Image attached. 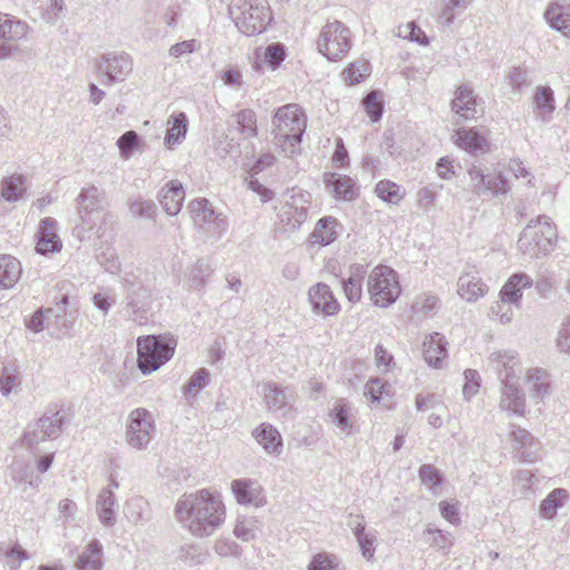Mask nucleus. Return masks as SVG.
Instances as JSON below:
<instances>
[{"mask_svg": "<svg viewBox=\"0 0 570 570\" xmlns=\"http://www.w3.org/2000/svg\"><path fill=\"white\" fill-rule=\"evenodd\" d=\"M363 107L373 122L379 121L383 115V96L379 90H372L363 98Z\"/></svg>", "mask_w": 570, "mask_h": 570, "instance_id": "603ef678", "label": "nucleus"}, {"mask_svg": "<svg viewBox=\"0 0 570 570\" xmlns=\"http://www.w3.org/2000/svg\"><path fill=\"white\" fill-rule=\"evenodd\" d=\"M156 431L154 415L146 409L132 410L127 419L126 441L136 450H144L150 443Z\"/></svg>", "mask_w": 570, "mask_h": 570, "instance_id": "9d476101", "label": "nucleus"}, {"mask_svg": "<svg viewBox=\"0 0 570 570\" xmlns=\"http://www.w3.org/2000/svg\"><path fill=\"white\" fill-rule=\"evenodd\" d=\"M500 390L499 407L509 415H525V394L520 389L518 379L513 380L512 374L504 375Z\"/></svg>", "mask_w": 570, "mask_h": 570, "instance_id": "dca6fc26", "label": "nucleus"}, {"mask_svg": "<svg viewBox=\"0 0 570 570\" xmlns=\"http://www.w3.org/2000/svg\"><path fill=\"white\" fill-rule=\"evenodd\" d=\"M328 419L331 423L338 429L341 434L348 436L353 433V407L345 400H337L334 402L332 409L328 412Z\"/></svg>", "mask_w": 570, "mask_h": 570, "instance_id": "cd10ccee", "label": "nucleus"}, {"mask_svg": "<svg viewBox=\"0 0 570 570\" xmlns=\"http://www.w3.org/2000/svg\"><path fill=\"white\" fill-rule=\"evenodd\" d=\"M469 3L470 0H443L439 16L440 22L445 27H450L453 23L458 11L460 12L465 9Z\"/></svg>", "mask_w": 570, "mask_h": 570, "instance_id": "6e6d98bb", "label": "nucleus"}, {"mask_svg": "<svg viewBox=\"0 0 570 570\" xmlns=\"http://www.w3.org/2000/svg\"><path fill=\"white\" fill-rule=\"evenodd\" d=\"M375 193L382 200L391 204L400 203L405 196V190L391 180L379 181L375 186Z\"/></svg>", "mask_w": 570, "mask_h": 570, "instance_id": "3c124183", "label": "nucleus"}, {"mask_svg": "<svg viewBox=\"0 0 570 570\" xmlns=\"http://www.w3.org/2000/svg\"><path fill=\"white\" fill-rule=\"evenodd\" d=\"M316 47L327 60L340 61L352 48V32L340 20H328L321 29Z\"/></svg>", "mask_w": 570, "mask_h": 570, "instance_id": "423d86ee", "label": "nucleus"}, {"mask_svg": "<svg viewBox=\"0 0 570 570\" xmlns=\"http://www.w3.org/2000/svg\"><path fill=\"white\" fill-rule=\"evenodd\" d=\"M213 271L209 262L204 258L198 259L188 272L189 286L195 291L204 288Z\"/></svg>", "mask_w": 570, "mask_h": 570, "instance_id": "49530a36", "label": "nucleus"}, {"mask_svg": "<svg viewBox=\"0 0 570 570\" xmlns=\"http://www.w3.org/2000/svg\"><path fill=\"white\" fill-rule=\"evenodd\" d=\"M237 130L245 137L252 138L257 135L256 115L250 109H243L235 115Z\"/></svg>", "mask_w": 570, "mask_h": 570, "instance_id": "5fc2aeb1", "label": "nucleus"}, {"mask_svg": "<svg viewBox=\"0 0 570 570\" xmlns=\"http://www.w3.org/2000/svg\"><path fill=\"white\" fill-rule=\"evenodd\" d=\"M533 281L530 275L523 272L512 274L502 286L499 296L505 302L513 304L517 309L521 307L523 289L530 288Z\"/></svg>", "mask_w": 570, "mask_h": 570, "instance_id": "4be33fe9", "label": "nucleus"}, {"mask_svg": "<svg viewBox=\"0 0 570 570\" xmlns=\"http://www.w3.org/2000/svg\"><path fill=\"white\" fill-rule=\"evenodd\" d=\"M176 345L174 337L154 335L138 337V368L145 375L157 371L173 357Z\"/></svg>", "mask_w": 570, "mask_h": 570, "instance_id": "39448f33", "label": "nucleus"}, {"mask_svg": "<svg viewBox=\"0 0 570 570\" xmlns=\"http://www.w3.org/2000/svg\"><path fill=\"white\" fill-rule=\"evenodd\" d=\"M438 194L439 189L434 185L420 188L416 193L417 207L424 213H428L434 206Z\"/></svg>", "mask_w": 570, "mask_h": 570, "instance_id": "680f3d73", "label": "nucleus"}, {"mask_svg": "<svg viewBox=\"0 0 570 570\" xmlns=\"http://www.w3.org/2000/svg\"><path fill=\"white\" fill-rule=\"evenodd\" d=\"M323 181L328 193L336 199L350 202L356 197L355 184L346 175L325 173Z\"/></svg>", "mask_w": 570, "mask_h": 570, "instance_id": "bb28decb", "label": "nucleus"}, {"mask_svg": "<svg viewBox=\"0 0 570 570\" xmlns=\"http://www.w3.org/2000/svg\"><path fill=\"white\" fill-rule=\"evenodd\" d=\"M99 265L110 274H117L120 271V261L118 255L112 247H107L105 250H100L96 255Z\"/></svg>", "mask_w": 570, "mask_h": 570, "instance_id": "bf43d9fd", "label": "nucleus"}, {"mask_svg": "<svg viewBox=\"0 0 570 570\" xmlns=\"http://www.w3.org/2000/svg\"><path fill=\"white\" fill-rule=\"evenodd\" d=\"M104 200L105 193L98 187L91 185L81 189L77 197L79 234L81 232H90L97 226V223L101 218Z\"/></svg>", "mask_w": 570, "mask_h": 570, "instance_id": "9b49d317", "label": "nucleus"}, {"mask_svg": "<svg viewBox=\"0 0 570 570\" xmlns=\"http://www.w3.org/2000/svg\"><path fill=\"white\" fill-rule=\"evenodd\" d=\"M259 531V522L254 517H239L234 528V534L243 542L252 541Z\"/></svg>", "mask_w": 570, "mask_h": 570, "instance_id": "8fccbe9b", "label": "nucleus"}, {"mask_svg": "<svg viewBox=\"0 0 570 570\" xmlns=\"http://www.w3.org/2000/svg\"><path fill=\"white\" fill-rule=\"evenodd\" d=\"M112 488H118V483L114 480L110 482L109 488L100 491L96 502L99 521L105 527H114L116 523L117 503Z\"/></svg>", "mask_w": 570, "mask_h": 570, "instance_id": "a878e982", "label": "nucleus"}, {"mask_svg": "<svg viewBox=\"0 0 570 570\" xmlns=\"http://www.w3.org/2000/svg\"><path fill=\"white\" fill-rule=\"evenodd\" d=\"M20 262L11 255H0V286L11 288L21 275Z\"/></svg>", "mask_w": 570, "mask_h": 570, "instance_id": "a19ab883", "label": "nucleus"}, {"mask_svg": "<svg viewBox=\"0 0 570 570\" xmlns=\"http://www.w3.org/2000/svg\"><path fill=\"white\" fill-rule=\"evenodd\" d=\"M338 223L332 216H325L318 219L312 232L309 239L313 245L327 246L332 244L337 237L336 227Z\"/></svg>", "mask_w": 570, "mask_h": 570, "instance_id": "e433bc0d", "label": "nucleus"}, {"mask_svg": "<svg viewBox=\"0 0 570 570\" xmlns=\"http://www.w3.org/2000/svg\"><path fill=\"white\" fill-rule=\"evenodd\" d=\"M366 272V266L354 264L350 267L348 277L342 281L344 294L350 302L356 303L361 299L362 285Z\"/></svg>", "mask_w": 570, "mask_h": 570, "instance_id": "f704fd0d", "label": "nucleus"}, {"mask_svg": "<svg viewBox=\"0 0 570 570\" xmlns=\"http://www.w3.org/2000/svg\"><path fill=\"white\" fill-rule=\"evenodd\" d=\"M63 423L65 416L59 411L46 413L27 426L21 442L28 449L33 450L40 442L57 439Z\"/></svg>", "mask_w": 570, "mask_h": 570, "instance_id": "4468645a", "label": "nucleus"}, {"mask_svg": "<svg viewBox=\"0 0 570 570\" xmlns=\"http://www.w3.org/2000/svg\"><path fill=\"white\" fill-rule=\"evenodd\" d=\"M220 495L207 489L184 493L175 507L177 521L197 538L212 535L225 520Z\"/></svg>", "mask_w": 570, "mask_h": 570, "instance_id": "f257e3e1", "label": "nucleus"}, {"mask_svg": "<svg viewBox=\"0 0 570 570\" xmlns=\"http://www.w3.org/2000/svg\"><path fill=\"white\" fill-rule=\"evenodd\" d=\"M184 199L185 190L178 180H170L160 191L159 200L168 215H177L181 210Z\"/></svg>", "mask_w": 570, "mask_h": 570, "instance_id": "7c9ffc66", "label": "nucleus"}, {"mask_svg": "<svg viewBox=\"0 0 570 570\" xmlns=\"http://www.w3.org/2000/svg\"><path fill=\"white\" fill-rule=\"evenodd\" d=\"M309 204V193L293 190L278 209L277 224H279L285 232H294L298 229L307 219Z\"/></svg>", "mask_w": 570, "mask_h": 570, "instance_id": "f8f14e48", "label": "nucleus"}, {"mask_svg": "<svg viewBox=\"0 0 570 570\" xmlns=\"http://www.w3.org/2000/svg\"><path fill=\"white\" fill-rule=\"evenodd\" d=\"M79 570H101L102 568V546L97 539H92L85 551L79 554L77 560Z\"/></svg>", "mask_w": 570, "mask_h": 570, "instance_id": "ea45409f", "label": "nucleus"}, {"mask_svg": "<svg viewBox=\"0 0 570 570\" xmlns=\"http://www.w3.org/2000/svg\"><path fill=\"white\" fill-rule=\"evenodd\" d=\"M569 498L566 489H554L540 504V515L544 519H553L558 509L562 508Z\"/></svg>", "mask_w": 570, "mask_h": 570, "instance_id": "37998d69", "label": "nucleus"}, {"mask_svg": "<svg viewBox=\"0 0 570 570\" xmlns=\"http://www.w3.org/2000/svg\"><path fill=\"white\" fill-rule=\"evenodd\" d=\"M352 530L358 543L362 556L368 561L372 560L376 550V531L366 530V527L360 517H356L355 521L353 522Z\"/></svg>", "mask_w": 570, "mask_h": 570, "instance_id": "c9c22d12", "label": "nucleus"}, {"mask_svg": "<svg viewBox=\"0 0 570 570\" xmlns=\"http://www.w3.org/2000/svg\"><path fill=\"white\" fill-rule=\"evenodd\" d=\"M286 57L285 46L281 42L268 45L264 51V61L272 70L277 69Z\"/></svg>", "mask_w": 570, "mask_h": 570, "instance_id": "13d9d810", "label": "nucleus"}, {"mask_svg": "<svg viewBox=\"0 0 570 570\" xmlns=\"http://www.w3.org/2000/svg\"><path fill=\"white\" fill-rule=\"evenodd\" d=\"M454 142L470 154H484L489 151L488 138L475 128H459L455 130Z\"/></svg>", "mask_w": 570, "mask_h": 570, "instance_id": "393cba45", "label": "nucleus"}, {"mask_svg": "<svg viewBox=\"0 0 570 570\" xmlns=\"http://www.w3.org/2000/svg\"><path fill=\"white\" fill-rule=\"evenodd\" d=\"M263 401L266 409L279 419L293 420L296 414V392L292 386H283L276 382L264 384Z\"/></svg>", "mask_w": 570, "mask_h": 570, "instance_id": "1a4fd4ad", "label": "nucleus"}, {"mask_svg": "<svg viewBox=\"0 0 570 570\" xmlns=\"http://www.w3.org/2000/svg\"><path fill=\"white\" fill-rule=\"evenodd\" d=\"M367 289L374 305L389 307L401 294L396 272L389 266H376L368 275Z\"/></svg>", "mask_w": 570, "mask_h": 570, "instance_id": "0eeeda50", "label": "nucleus"}, {"mask_svg": "<svg viewBox=\"0 0 570 570\" xmlns=\"http://www.w3.org/2000/svg\"><path fill=\"white\" fill-rule=\"evenodd\" d=\"M122 284L127 293L126 313L128 317L138 324H145L148 321L145 304L149 297L148 288L127 277L122 278Z\"/></svg>", "mask_w": 570, "mask_h": 570, "instance_id": "f3484780", "label": "nucleus"}, {"mask_svg": "<svg viewBox=\"0 0 570 570\" xmlns=\"http://www.w3.org/2000/svg\"><path fill=\"white\" fill-rule=\"evenodd\" d=\"M165 142L168 147L180 142L187 134V117L184 112L174 114L168 118Z\"/></svg>", "mask_w": 570, "mask_h": 570, "instance_id": "c03bdc74", "label": "nucleus"}, {"mask_svg": "<svg viewBox=\"0 0 570 570\" xmlns=\"http://www.w3.org/2000/svg\"><path fill=\"white\" fill-rule=\"evenodd\" d=\"M508 439L520 460L535 462L539 459L540 442L528 430L512 424Z\"/></svg>", "mask_w": 570, "mask_h": 570, "instance_id": "a211bd4d", "label": "nucleus"}, {"mask_svg": "<svg viewBox=\"0 0 570 570\" xmlns=\"http://www.w3.org/2000/svg\"><path fill=\"white\" fill-rule=\"evenodd\" d=\"M543 16L550 28L570 36V3L566 0L550 2Z\"/></svg>", "mask_w": 570, "mask_h": 570, "instance_id": "5701e85b", "label": "nucleus"}, {"mask_svg": "<svg viewBox=\"0 0 570 570\" xmlns=\"http://www.w3.org/2000/svg\"><path fill=\"white\" fill-rule=\"evenodd\" d=\"M125 515L135 524L148 521L150 518L148 502L141 497L130 499L125 505Z\"/></svg>", "mask_w": 570, "mask_h": 570, "instance_id": "de8ad7c7", "label": "nucleus"}, {"mask_svg": "<svg viewBox=\"0 0 570 570\" xmlns=\"http://www.w3.org/2000/svg\"><path fill=\"white\" fill-rule=\"evenodd\" d=\"M209 371L207 368L197 370L188 383L185 386V393L187 394H196L198 390L204 389L209 381Z\"/></svg>", "mask_w": 570, "mask_h": 570, "instance_id": "338daca9", "label": "nucleus"}, {"mask_svg": "<svg viewBox=\"0 0 570 570\" xmlns=\"http://www.w3.org/2000/svg\"><path fill=\"white\" fill-rule=\"evenodd\" d=\"M230 488L239 504L261 508L266 503L264 490L257 481L237 479L232 482Z\"/></svg>", "mask_w": 570, "mask_h": 570, "instance_id": "aec40b11", "label": "nucleus"}, {"mask_svg": "<svg viewBox=\"0 0 570 570\" xmlns=\"http://www.w3.org/2000/svg\"><path fill=\"white\" fill-rule=\"evenodd\" d=\"M139 140L140 138L138 134L134 130H129L122 134L117 140L120 155L124 158H129L132 151L137 148Z\"/></svg>", "mask_w": 570, "mask_h": 570, "instance_id": "0e129e2a", "label": "nucleus"}, {"mask_svg": "<svg viewBox=\"0 0 570 570\" xmlns=\"http://www.w3.org/2000/svg\"><path fill=\"white\" fill-rule=\"evenodd\" d=\"M52 315H55V317H59L58 314H55L52 308L38 309L28 321H26V326L30 331L39 333L45 328V322L49 323Z\"/></svg>", "mask_w": 570, "mask_h": 570, "instance_id": "69168bd1", "label": "nucleus"}, {"mask_svg": "<svg viewBox=\"0 0 570 570\" xmlns=\"http://www.w3.org/2000/svg\"><path fill=\"white\" fill-rule=\"evenodd\" d=\"M308 570H343V568L336 557L323 552L313 557Z\"/></svg>", "mask_w": 570, "mask_h": 570, "instance_id": "e2e57ef3", "label": "nucleus"}, {"mask_svg": "<svg viewBox=\"0 0 570 570\" xmlns=\"http://www.w3.org/2000/svg\"><path fill=\"white\" fill-rule=\"evenodd\" d=\"M228 10L238 30L246 36L262 33L272 21L266 0H233Z\"/></svg>", "mask_w": 570, "mask_h": 570, "instance_id": "20e7f679", "label": "nucleus"}, {"mask_svg": "<svg viewBox=\"0 0 570 570\" xmlns=\"http://www.w3.org/2000/svg\"><path fill=\"white\" fill-rule=\"evenodd\" d=\"M189 212L195 226L215 240L219 239L227 230L226 217L222 213L216 214L206 198L190 202Z\"/></svg>", "mask_w": 570, "mask_h": 570, "instance_id": "ddd939ff", "label": "nucleus"}, {"mask_svg": "<svg viewBox=\"0 0 570 570\" xmlns=\"http://www.w3.org/2000/svg\"><path fill=\"white\" fill-rule=\"evenodd\" d=\"M557 350L570 356V315L562 318L554 340Z\"/></svg>", "mask_w": 570, "mask_h": 570, "instance_id": "052dcab7", "label": "nucleus"}, {"mask_svg": "<svg viewBox=\"0 0 570 570\" xmlns=\"http://www.w3.org/2000/svg\"><path fill=\"white\" fill-rule=\"evenodd\" d=\"M452 110L464 119L476 118L483 112L481 100L468 85H461L451 102Z\"/></svg>", "mask_w": 570, "mask_h": 570, "instance_id": "6ab92c4d", "label": "nucleus"}, {"mask_svg": "<svg viewBox=\"0 0 570 570\" xmlns=\"http://www.w3.org/2000/svg\"><path fill=\"white\" fill-rule=\"evenodd\" d=\"M20 385V372L13 364H8L2 367L0 374V392L2 395L8 396L17 386Z\"/></svg>", "mask_w": 570, "mask_h": 570, "instance_id": "864d4df0", "label": "nucleus"}, {"mask_svg": "<svg viewBox=\"0 0 570 570\" xmlns=\"http://www.w3.org/2000/svg\"><path fill=\"white\" fill-rule=\"evenodd\" d=\"M306 129V116L296 104L279 107L273 117V134L275 144L287 156L299 151V144Z\"/></svg>", "mask_w": 570, "mask_h": 570, "instance_id": "f03ea898", "label": "nucleus"}, {"mask_svg": "<svg viewBox=\"0 0 570 570\" xmlns=\"http://www.w3.org/2000/svg\"><path fill=\"white\" fill-rule=\"evenodd\" d=\"M487 292V285L475 275H462L458 281V294L468 302H474Z\"/></svg>", "mask_w": 570, "mask_h": 570, "instance_id": "58836bf2", "label": "nucleus"}, {"mask_svg": "<svg viewBox=\"0 0 570 570\" xmlns=\"http://www.w3.org/2000/svg\"><path fill=\"white\" fill-rule=\"evenodd\" d=\"M514 307L510 302H505L500 298V301L495 302L490 311V317L494 321H499L501 324L507 325L510 324L514 317Z\"/></svg>", "mask_w": 570, "mask_h": 570, "instance_id": "4d7b16f0", "label": "nucleus"}, {"mask_svg": "<svg viewBox=\"0 0 570 570\" xmlns=\"http://www.w3.org/2000/svg\"><path fill=\"white\" fill-rule=\"evenodd\" d=\"M446 345L448 342L442 334L438 332L430 334L423 343L425 362L435 368L441 367V363L448 354Z\"/></svg>", "mask_w": 570, "mask_h": 570, "instance_id": "c85d7f7f", "label": "nucleus"}, {"mask_svg": "<svg viewBox=\"0 0 570 570\" xmlns=\"http://www.w3.org/2000/svg\"><path fill=\"white\" fill-rule=\"evenodd\" d=\"M30 27L27 22L0 12V60L18 52V43L27 37Z\"/></svg>", "mask_w": 570, "mask_h": 570, "instance_id": "2eb2a0df", "label": "nucleus"}, {"mask_svg": "<svg viewBox=\"0 0 570 570\" xmlns=\"http://www.w3.org/2000/svg\"><path fill=\"white\" fill-rule=\"evenodd\" d=\"M470 190L476 196L499 197L510 190L508 178L501 171L484 173L481 164L473 163L466 170Z\"/></svg>", "mask_w": 570, "mask_h": 570, "instance_id": "6e6552de", "label": "nucleus"}, {"mask_svg": "<svg viewBox=\"0 0 570 570\" xmlns=\"http://www.w3.org/2000/svg\"><path fill=\"white\" fill-rule=\"evenodd\" d=\"M557 232L549 218L539 216L524 227L518 239V249L525 258L534 259L552 252Z\"/></svg>", "mask_w": 570, "mask_h": 570, "instance_id": "7ed1b4c3", "label": "nucleus"}, {"mask_svg": "<svg viewBox=\"0 0 570 570\" xmlns=\"http://www.w3.org/2000/svg\"><path fill=\"white\" fill-rule=\"evenodd\" d=\"M0 187L2 198L13 203L22 198L27 190V180L22 175H12L1 180Z\"/></svg>", "mask_w": 570, "mask_h": 570, "instance_id": "79ce46f5", "label": "nucleus"}, {"mask_svg": "<svg viewBox=\"0 0 570 570\" xmlns=\"http://www.w3.org/2000/svg\"><path fill=\"white\" fill-rule=\"evenodd\" d=\"M308 301L315 313L326 316L334 315L340 309V304L333 295L330 286L318 283L308 291Z\"/></svg>", "mask_w": 570, "mask_h": 570, "instance_id": "412c9836", "label": "nucleus"}, {"mask_svg": "<svg viewBox=\"0 0 570 570\" xmlns=\"http://www.w3.org/2000/svg\"><path fill=\"white\" fill-rule=\"evenodd\" d=\"M533 100L541 120L549 121L554 111L553 91L549 87H538Z\"/></svg>", "mask_w": 570, "mask_h": 570, "instance_id": "a18cd8bd", "label": "nucleus"}, {"mask_svg": "<svg viewBox=\"0 0 570 570\" xmlns=\"http://www.w3.org/2000/svg\"><path fill=\"white\" fill-rule=\"evenodd\" d=\"M423 540L432 548L448 553L453 546V537L438 528L428 527L423 532Z\"/></svg>", "mask_w": 570, "mask_h": 570, "instance_id": "09e8293b", "label": "nucleus"}, {"mask_svg": "<svg viewBox=\"0 0 570 570\" xmlns=\"http://www.w3.org/2000/svg\"><path fill=\"white\" fill-rule=\"evenodd\" d=\"M529 394L535 403L543 400L549 393V375L546 370L530 368L525 375Z\"/></svg>", "mask_w": 570, "mask_h": 570, "instance_id": "4c0bfd02", "label": "nucleus"}, {"mask_svg": "<svg viewBox=\"0 0 570 570\" xmlns=\"http://www.w3.org/2000/svg\"><path fill=\"white\" fill-rule=\"evenodd\" d=\"M94 68L96 71H130L132 63L128 53L110 51L95 58Z\"/></svg>", "mask_w": 570, "mask_h": 570, "instance_id": "473e14b6", "label": "nucleus"}, {"mask_svg": "<svg viewBox=\"0 0 570 570\" xmlns=\"http://www.w3.org/2000/svg\"><path fill=\"white\" fill-rule=\"evenodd\" d=\"M491 364L499 372L500 380L504 375L512 374L513 380L518 379L517 372L519 371L520 364L518 353L512 350H503L493 352L489 357Z\"/></svg>", "mask_w": 570, "mask_h": 570, "instance_id": "72a5a7b5", "label": "nucleus"}, {"mask_svg": "<svg viewBox=\"0 0 570 570\" xmlns=\"http://www.w3.org/2000/svg\"><path fill=\"white\" fill-rule=\"evenodd\" d=\"M57 222L51 217L40 220L38 242L36 250L39 254L47 255L60 252L62 244L56 232Z\"/></svg>", "mask_w": 570, "mask_h": 570, "instance_id": "b1692460", "label": "nucleus"}, {"mask_svg": "<svg viewBox=\"0 0 570 570\" xmlns=\"http://www.w3.org/2000/svg\"><path fill=\"white\" fill-rule=\"evenodd\" d=\"M10 475L16 487L20 488L22 492L29 489L37 490L41 480L35 476L32 468L18 459H14L10 465Z\"/></svg>", "mask_w": 570, "mask_h": 570, "instance_id": "2f4dec72", "label": "nucleus"}, {"mask_svg": "<svg viewBox=\"0 0 570 570\" xmlns=\"http://www.w3.org/2000/svg\"><path fill=\"white\" fill-rule=\"evenodd\" d=\"M255 440L268 454L279 455L283 451V440L276 428L269 423H262L253 431Z\"/></svg>", "mask_w": 570, "mask_h": 570, "instance_id": "c756f323", "label": "nucleus"}, {"mask_svg": "<svg viewBox=\"0 0 570 570\" xmlns=\"http://www.w3.org/2000/svg\"><path fill=\"white\" fill-rule=\"evenodd\" d=\"M130 213L135 217L154 219L156 215V205L151 200L138 199L130 204Z\"/></svg>", "mask_w": 570, "mask_h": 570, "instance_id": "774afa93", "label": "nucleus"}]
</instances>
